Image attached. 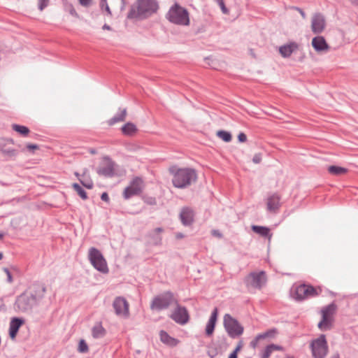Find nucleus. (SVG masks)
<instances>
[{
  "mask_svg": "<svg viewBox=\"0 0 358 358\" xmlns=\"http://www.w3.org/2000/svg\"><path fill=\"white\" fill-rule=\"evenodd\" d=\"M158 8L155 0H137L131 6L127 19L130 20H140L146 18L155 13Z\"/></svg>",
  "mask_w": 358,
  "mask_h": 358,
  "instance_id": "1",
  "label": "nucleus"
},
{
  "mask_svg": "<svg viewBox=\"0 0 358 358\" xmlns=\"http://www.w3.org/2000/svg\"><path fill=\"white\" fill-rule=\"evenodd\" d=\"M170 172L173 176V185L177 188H185L197 178L195 170L191 168L172 167Z\"/></svg>",
  "mask_w": 358,
  "mask_h": 358,
  "instance_id": "2",
  "label": "nucleus"
},
{
  "mask_svg": "<svg viewBox=\"0 0 358 358\" xmlns=\"http://www.w3.org/2000/svg\"><path fill=\"white\" fill-rule=\"evenodd\" d=\"M166 19L171 23L181 26L189 24V14L187 9L176 3L169 10Z\"/></svg>",
  "mask_w": 358,
  "mask_h": 358,
  "instance_id": "3",
  "label": "nucleus"
},
{
  "mask_svg": "<svg viewBox=\"0 0 358 358\" xmlns=\"http://www.w3.org/2000/svg\"><path fill=\"white\" fill-rule=\"evenodd\" d=\"M322 292L320 287H314L307 285H300L295 287L293 297L296 300H303L309 297L319 295Z\"/></svg>",
  "mask_w": 358,
  "mask_h": 358,
  "instance_id": "4",
  "label": "nucleus"
},
{
  "mask_svg": "<svg viewBox=\"0 0 358 358\" xmlns=\"http://www.w3.org/2000/svg\"><path fill=\"white\" fill-rule=\"evenodd\" d=\"M144 189V182L140 177H134L122 192L123 197L129 199L132 196L141 194Z\"/></svg>",
  "mask_w": 358,
  "mask_h": 358,
  "instance_id": "5",
  "label": "nucleus"
},
{
  "mask_svg": "<svg viewBox=\"0 0 358 358\" xmlns=\"http://www.w3.org/2000/svg\"><path fill=\"white\" fill-rule=\"evenodd\" d=\"M89 258L94 267L101 273H107L108 268L106 259L97 249L92 248L89 251Z\"/></svg>",
  "mask_w": 358,
  "mask_h": 358,
  "instance_id": "6",
  "label": "nucleus"
},
{
  "mask_svg": "<svg viewBox=\"0 0 358 358\" xmlns=\"http://www.w3.org/2000/svg\"><path fill=\"white\" fill-rule=\"evenodd\" d=\"M266 282L264 271L251 272L245 278V283L248 288L261 289Z\"/></svg>",
  "mask_w": 358,
  "mask_h": 358,
  "instance_id": "7",
  "label": "nucleus"
},
{
  "mask_svg": "<svg viewBox=\"0 0 358 358\" xmlns=\"http://www.w3.org/2000/svg\"><path fill=\"white\" fill-rule=\"evenodd\" d=\"M313 355L315 358H324L328 352L327 342L324 335H320L310 344Z\"/></svg>",
  "mask_w": 358,
  "mask_h": 358,
  "instance_id": "8",
  "label": "nucleus"
},
{
  "mask_svg": "<svg viewBox=\"0 0 358 358\" xmlns=\"http://www.w3.org/2000/svg\"><path fill=\"white\" fill-rule=\"evenodd\" d=\"M224 326L229 335L232 338L239 336L243 332V327L229 314H226L224 316Z\"/></svg>",
  "mask_w": 358,
  "mask_h": 358,
  "instance_id": "9",
  "label": "nucleus"
},
{
  "mask_svg": "<svg viewBox=\"0 0 358 358\" xmlns=\"http://www.w3.org/2000/svg\"><path fill=\"white\" fill-rule=\"evenodd\" d=\"M173 300V296L171 292H165L155 297L151 303L152 310H160L169 306Z\"/></svg>",
  "mask_w": 358,
  "mask_h": 358,
  "instance_id": "10",
  "label": "nucleus"
},
{
  "mask_svg": "<svg viewBox=\"0 0 358 358\" xmlns=\"http://www.w3.org/2000/svg\"><path fill=\"white\" fill-rule=\"evenodd\" d=\"M335 313V306L333 304L329 305L324 308L322 311V320L318 324V327L321 330H327L330 329L332 322L333 317Z\"/></svg>",
  "mask_w": 358,
  "mask_h": 358,
  "instance_id": "11",
  "label": "nucleus"
},
{
  "mask_svg": "<svg viewBox=\"0 0 358 358\" xmlns=\"http://www.w3.org/2000/svg\"><path fill=\"white\" fill-rule=\"evenodd\" d=\"M115 164L109 158L103 159L97 169L98 174L105 177H112L115 173Z\"/></svg>",
  "mask_w": 358,
  "mask_h": 358,
  "instance_id": "12",
  "label": "nucleus"
},
{
  "mask_svg": "<svg viewBox=\"0 0 358 358\" xmlns=\"http://www.w3.org/2000/svg\"><path fill=\"white\" fill-rule=\"evenodd\" d=\"M115 313L120 317H127L129 315V305L123 297H117L113 301Z\"/></svg>",
  "mask_w": 358,
  "mask_h": 358,
  "instance_id": "13",
  "label": "nucleus"
},
{
  "mask_svg": "<svg viewBox=\"0 0 358 358\" xmlns=\"http://www.w3.org/2000/svg\"><path fill=\"white\" fill-rule=\"evenodd\" d=\"M170 317L180 324H185L189 320V314L187 309L180 306H177Z\"/></svg>",
  "mask_w": 358,
  "mask_h": 358,
  "instance_id": "14",
  "label": "nucleus"
},
{
  "mask_svg": "<svg viewBox=\"0 0 358 358\" xmlns=\"http://www.w3.org/2000/svg\"><path fill=\"white\" fill-rule=\"evenodd\" d=\"M326 22L323 15L316 13L311 18V29L315 34H321L325 29Z\"/></svg>",
  "mask_w": 358,
  "mask_h": 358,
  "instance_id": "15",
  "label": "nucleus"
},
{
  "mask_svg": "<svg viewBox=\"0 0 358 358\" xmlns=\"http://www.w3.org/2000/svg\"><path fill=\"white\" fill-rule=\"evenodd\" d=\"M280 199V196L276 193L269 195L266 201L267 210L272 213H277L281 206Z\"/></svg>",
  "mask_w": 358,
  "mask_h": 358,
  "instance_id": "16",
  "label": "nucleus"
},
{
  "mask_svg": "<svg viewBox=\"0 0 358 358\" xmlns=\"http://www.w3.org/2000/svg\"><path fill=\"white\" fill-rule=\"evenodd\" d=\"M311 45L317 52H327L329 50L330 46L326 39L322 36H317L312 39Z\"/></svg>",
  "mask_w": 358,
  "mask_h": 358,
  "instance_id": "17",
  "label": "nucleus"
},
{
  "mask_svg": "<svg viewBox=\"0 0 358 358\" xmlns=\"http://www.w3.org/2000/svg\"><path fill=\"white\" fill-rule=\"evenodd\" d=\"M180 220L184 225H189L194 220V212L189 208H183L181 210Z\"/></svg>",
  "mask_w": 358,
  "mask_h": 358,
  "instance_id": "18",
  "label": "nucleus"
},
{
  "mask_svg": "<svg viewBox=\"0 0 358 358\" xmlns=\"http://www.w3.org/2000/svg\"><path fill=\"white\" fill-rule=\"evenodd\" d=\"M217 319V309L215 308L206 327V334L208 336L213 334Z\"/></svg>",
  "mask_w": 358,
  "mask_h": 358,
  "instance_id": "19",
  "label": "nucleus"
},
{
  "mask_svg": "<svg viewBox=\"0 0 358 358\" xmlns=\"http://www.w3.org/2000/svg\"><path fill=\"white\" fill-rule=\"evenodd\" d=\"M22 323V320L18 318H14L11 320L9 328V334L11 339H15L17 331Z\"/></svg>",
  "mask_w": 358,
  "mask_h": 358,
  "instance_id": "20",
  "label": "nucleus"
},
{
  "mask_svg": "<svg viewBox=\"0 0 358 358\" xmlns=\"http://www.w3.org/2000/svg\"><path fill=\"white\" fill-rule=\"evenodd\" d=\"M297 48L298 46L295 43H291L281 46L279 49V52L282 57H289Z\"/></svg>",
  "mask_w": 358,
  "mask_h": 358,
  "instance_id": "21",
  "label": "nucleus"
},
{
  "mask_svg": "<svg viewBox=\"0 0 358 358\" xmlns=\"http://www.w3.org/2000/svg\"><path fill=\"white\" fill-rule=\"evenodd\" d=\"M121 131L124 135L132 136L138 132V128L134 123L127 122L122 127Z\"/></svg>",
  "mask_w": 358,
  "mask_h": 358,
  "instance_id": "22",
  "label": "nucleus"
},
{
  "mask_svg": "<svg viewBox=\"0 0 358 358\" xmlns=\"http://www.w3.org/2000/svg\"><path fill=\"white\" fill-rule=\"evenodd\" d=\"M159 335L161 341L169 346H176L179 343V341L177 339L170 336L164 331H161Z\"/></svg>",
  "mask_w": 358,
  "mask_h": 358,
  "instance_id": "23",
  "label": "nucleus"
},
{
  "mask_svg": "<svg viewBox=\"0 0 358 358\" xmlns=\"http://www.w3.org/2000/svg\"><path fill=\"white\" fill-rule=\"evenodd\" d=\"M126 116H127V110L124 108L121 111V113L119 115L108 120L107 121V124L109 126H113L117 122H123L125 120Z\"/></svg>",
  "mask_w": 358,
  "mask_h": 358,
  "instance_id": "24",
  "label": "nucleus"
},
{
  "mask_svg": "<svg viewBox=\"0 0 358 358\" xmlns=\"http://www.w3.org/2000/svg\"><path fill=\"white\" fill-rule=\"evenodd\" d=\"M328 171L334 176H342L348 173V169L341 166H330L328 168Z\"/></svg>",
  "mask_w": 358,
  "mask_h": 358,
  "instance_id": "25",
  "label": "nucleus"
},
{
  "mask_svg": "<svg viewBox=\"0 0 358 358\" xmlns=\"http://www.w3.org/2000/svg\"><path fill=\"white\" fill-rule=\"evenodd\" d=\"M282 348L273 344L268 345L262 355V358H268L271 354L275 350H280Z\"/></svg>",
  "mask_w": 358,
  "mask_h": 358,
  "instance_id": "26",
  "label": "nucleus"
},
{
  "mask_svg": "<svg viewBox=\"0 0 358 358\" xmlns=\"http://www.w3.org/2000/svg\"><path fill=\"white\" fill-rule=\"evenodd\" d=\"M105 332L104 328L101 324L95 325L92 330V336L95 338L103 336Z\"/></svg>",
  "mask_w": 358,
  "mask_h": 358,
  "instance_id": "27",
  "label": "nucleus"
},
{
  "mask_svg": "<svg viewBox=\"0 0 358 358\" xmlns=\"http://www.w3.org/2000/svg\"><path fill=\"white\" fill-rule=\"evenodd\" d=\"M252 229L254 232L259 234L262 236H271L269 234L270 229L267 227L254 225L252 227Z\"/></svg>",
  "mask_w": 358,
  "mask_h": 358,
  "instance_id": "28",
  "label": "nucleus"
},
{
  "mask_svg": "<svg viewBox=\"0 0 358 358\" xmlns=\"http://www.w3.org/2000/svg\"><path fill=\"white\" fill-rule=\"evenodd\" d=\"M12 129L24 136H26L29 134V129L25 126L13 124L12 125Z\"/></svg>",
  "mask_w": 358,
  "mask_h": 358,
  "instance_id": "29",
  "label": "nucleus"
},
{
  "mask_svg": "<svg viewBox=\"0 0 358 358\" xmlns=\"http://www.w3.org/2000/svg\"><path fill=\"white\" fill-rule=\"evenodd\" d=\"M73 188L77 192V194L84 200L87 199L86 192L77 183L73 184Z\"/></svg>",
  "mask_w": 358,
  "mask_h": 358,
  "instance_id": "30",
  "label": "nucleus"
},
{
  "mask_svg": "<svg viewBox=\"0 0 358 358\" xmlns=\"http://www.w3.org/2000/svg\"><path fill=\"white\" fill-rule=\"evenodd\" d=\"M217 136L224 142H229L231 140V134L226 131H218L217 132Z\"/></svg>",
  "mask_w": 358,
  "mask_h": 358,
  "instance_id": "31",
  "label": "nucleus"
},
{
  "mask_svg": "<svg viewBox=\"0 0 358 358\" xmlns=\"http://www.w3.org/2000/svg\"><path fill=\"white\" fill-rule=\"evenodd\" d=\"M100 8L101 10H105L107 13L108 15H109L110 17L112 16V12L106 0L100 1Z\"/></svg>",
  "mask_w": 358,
  "mask_h": 358,
  "instance_id": "32",
  "label": "nucleus"
},
{
  "mask_svg": "<svg viewBox=\"0 0 358 358\" xmlns=\"http://www.w3.org/2000/svg\"><path fill=\"white\" fill-rule=\"evenodd\" d=\"M79 180L86 188L92 189L93 187V182L90 178H79Z\"/></svg>",
  "mask_w": 358,
  "mask_h": 358,
  "instance_id": "33",
  "label": "nucleus"
},
{
  "mask_svg": "<svg viewBox=\"0 0 358 358\" xmlns=\"http://www.w3.org/2000/svg\"><path fill=\"white\" fill-rule=\"evenodd\" d=\"M78 351L80 352H87L88 351V346L84 340H80L78 345Z\"/></svg>",
  "mask_w": 358,
  "mask_h": 358,
  "instance_id": "34",
  "label": "nucleus"
},
{
  "mask_svg": "<svg viewBox=\"0 0 358 358\" xmlns=\"http://www.w3.org/2000/svg\"><path fill=\"white\" fill-rule=\"evenodd\" d=\"M215 1H217L218 5L220 6L222 13L224 14H228L229 13V10H228V9L226 8V6L224 5V0H215Z\"/></svg>",
  "mask_w": 358,
  "mask_h": 358,
  "instance_id": "35",
  "label": "nucleus"
},
{
  "mask_svg": "<svg viewBox=\"0 0 358 358\" xmlns=\"http://www.w3.org/2000/svg\"><path fill=\"white\" fill-rule=\"evenodd\" d=\"M262 160V155L261 153H257L253 156L252 162L255 164H259Z\"/></svg>",
  "mask_w": 358,
  "mask_h": 358,
  "instance_id": "36",
  "label": "nucleus"
},
{
  "mask_svg": "<svg viewBox=\"0 0 358 358\" xmlns=\"http://www.w3.org/2000/svg\"><path fill=\"white\" fill-rule=\"evenodd\" d=\"M49 0H38V8L41 10H43L48 4Z\"/></svg>",
  "mask_w": 358,
  "mask_h": 358,
  "instance_id": "37",
  "label": "nucleus"
},
{
  "mask_svg": "<svg viewBox=\"0 0 358 358\" xmlns=\"http://www.w3.org/2000/svg\"><path fill=\"white\" fill-rule=\"evenodd\" d=\"M79 3L83 7H89L92 3V0H78Z\"/></svg>",
  "mask_w": 358,
  "mask_h": 358,
  "instance_id": "38",
  "label": "nucleus"
},
{
  "mask_svg": "<svg viewBox=\"0 0 358 358\" xmlns=\"http://www.w3.org/2000/svg\"><path fill=\"white\" fill-rule=\"evenodd\" d=\"M238 139L240 142L244 143L247 141V136L243 133H240L238 136Z\"/></svg>",
  "mask_w": 358,
  "mask_h": 358,
  "instance_id": "39",
  "label": "nucleus"
},
{
  "mask_svg": "<svg viewBox=\"0 0 358 358\" xmlns=\"http://www.w3.org/2000/svg\"><path fill=\"white\" fill-rule=\"evenodd\" d=\"M163 231V229L162 228H160V227H158V228H156L150 234V236H154L157 234H161L162 232Z\"/></svg>",
  "mask_w": 358,
  "mask_h": 358,
  "instance_id": "40",
  "label": "nucleus"
},
{
  "mask_svg": "<svg viewBox=\"0 0 358 358\" xmlns=\"http://www.w3.org/2000/svg\"><path fill=\"white\" fill-rule=\"evenodd\" d=\"M3 271L6 273V275H7V278H8V281L9 282H11L13 281V278H12V275H11V273H10V271H8V268H3Z\"/></svg>",
  "mask_w": 358,
  "mask_h": 358,
  "instance_id": "41",
  "label": "nucleus"
},
{
  "mask_svg": "<svg viewBox=\"0 0 358 358\" xmlns=\"http://www.w3.org/2000/svg\"><path fill=\"white\" fill-rule=\"evenodd\" d=\"M27 148L29 150L34 151L35 150H38V146L37 145H35V144H27Z\"/></svg>",
  "mask_w": 358,
  "mask_h": 358,
  "instance_id": "42",
  "label": "nucleus"
},
{
  "mask_svg": "<svg viewBox=\"0 0 358 358\" xmlns=\"http://www.w3.org/2000/svg\"><path fill=\"white\" fill-rule=\"evenodd\" d=\"M243 345V341H239L234 351L238 353L242 349Z\"/></svg>",
  "mask_w": 358,
  "mask_h": 358,
  "instance_id": "43",
  "label": "nucleus"
},
{
  "mask_svg": "<svg viewBox=\"0 0 358 358\" xmlns=\"http://www.w3.org/2000/svg\"><path fill=\"white\" fill-rule=\"evenodd\" d=\"M101 199L103 201H109V197H108V195L106 192H103L102 194H101Z\"/></svg>",
  "mask_w": 358,
  "mask_h": 358,
  "instance_id": "44",
  "label": "nucleus"
},
{
  "mask_svg": "<svg viewBox=\"0 0 358 358\" xmlns=\"http://www.w3.org/2000/svg\"><path fill=\"white\" fill-rule=\"evenodd\" d=\"M70 13L73 16L78 17V14L77 13L73 6H71Z\"/></svg>",
  "mask_w": 358,
  "mask_h": 358,
  "instance_id": "45",
  "label": "nucleus"
},
{
  "mask_svg": "<svg viewBox=\"0 0 358 358\" xmlns=\"http://www.w3.org/2000/svg\"><path fill=\"white\" fill-rule=\"evenodd\" d=\"M90 178V173H89V171L87 169H85L83 171V174L81 175V178Z\"/></svg>",
  "mask_w": 358,
  "mask_h": 358,
  "instance_id": "46",
  "label": "nucleus"
},
{
  "mask_svg": "<svg viewBox=\"0 0 358 358\" xmlns=\"http://www.w3.org/2000/svg\"><path fill=\"white\" fill-rule=\"evenodd\" d=\"M212 234L214 236H216V237H218V238H221L222 237L221 233L219 231H217V230H213L212 231Z\"/></svg>",
  "mask_w": 358,
  "mask_h": 358,
  "instance_id": "47",
  "label": "nucleus"
},
{
  "mask_svg": "<svg viewBox=\"0 0 358 358\" xmlns=\"http://www.w3.org/2000/svg\"><path fill=\"white\" fill-rule=\"evenodd\" d=\"M208 355L213 358L217 355V352L215 350H209Z\"/></svg>",
  "mask_w": 358,
  "mask_h": 358,
  "instance_id": "48",
  "label": "nucleus"
},
{
  "mask_svg": "<svg viewBox=\"0 0 358 358\" xmlns=\"http://www.w3.org/2000/svg\"><path fill=\"white\" fill-rule=\"evenodd\" d=\"M237 352H236L235 351H234L232 353H231L229 356L228 358H237Z\"/></svg>",
  "mask_w": 358,
  "mask_h": 358,
  "instance_id": "49",
  "label": "nucleus"
},
{
  "mask_svg": "<svg viewBox=\"0 0 358 358\" xmlns=\"http://www.w3.org/2000/svg\"><path fill=\"white\" fill-rule=\"evenodd\" d=\"M183 237H184V235L182 234H181V233H177L176 234V238L177 239H180V238H182Z\"/></svg>",
  "mask_w": 358,
  "mask_h": 358,
  "instance_id": "50",
  "label": "nucleus"
},
{
  "mask_svg": "<svg viewBox=\"0 0 358 358\" xmlns=\"http://www.w3.org/2000/svg\"><path fill=\"white\" fill-rule=\"evenodd\" d=\"M102 29H103V30H110V29H111L110 27V26H108V24H104V25L103 26Z\"/></svg>",
  "mask_w": 358,
  "mask_h": 358,
  "instance_id": "51",
  "label": "nucleus"
},
{
  "mask_svg": "<svg viewBox=\"0 0 358 358\" xmlns=\"http://www.w3.org/2000/svg\"><path fill=\"white\" fill-rule=\"evenodd\" d=\"M25 299H26V297L24 296H20V298L18 300L19 303H20L22 301H24Z\"/></svg>",
  "mask_w": 358,
  "mask_h": 358,
  "instance_id": "52",
  "label": "nucleus"
},
{
  "mask_svg": "<svg viewBox=\"0 0 358 358\" xmlns=\"http://www.w3.org/2000/svg\"><path fill=\"white\" fill-rule=\"evenodd\" d=\"M352 4L358 6V0H349Z\"/></svg>",
  "mask_w": 358,
  "mask_h": 358,
  "instance_id": "53",
  "label": "nucleus"
},
{
  "mask_svg": "<svg viewBox=\"0 0 358 358\" xmlns=\"http://www.w3.org/2000/svg\"><path fill=\"white\" fill-rule=\"evenodd\" d=\"M75 175L78 178V180H79V178H81V175H80L78 173L76 172Z\"/></svg>",
  "mask_w": 358,
  "mask_h": 358,
  "instance_id": "54",
  "label": "nucleus"
},
{
  "mask_svg": "<svg viewBox=\"0 0 358 358\" xmlns=\"http://www.w3.org/2000/svg\"><path fill=\"white\" fill-rule=\"evenodd\" d=\"M266 336V335H259L257 336V339L259 338H265Z\"/></svg>",
  "mask_w": 358,
  "mask_h": 358,
  "instance_id": "55",
  "label": "nucleus"
},
{
  "mask_svg": "<svg viewBox=\"0 0 358 358\" xmlns=\"http://www.w3.org/2000/svg\"><path fill=\"white\" fill-rule=\"evenodd\" d=\"M3 236H4L3 233H0V241L3 239Z\"/></svg>",
  "mask_w": 358,
  "mask_h": 358,
  "instance_id": "56",
  "label": "nucleus"
},
{
  "mask_svg": "<svg viewBox=\"0 0 358 358\" xmlns=\"http://www.w3.org/2000/svg\"><path fill=\"white\" fill-rule=\"evenodd\" d=\"M125 1H126V0H122V7H123V8L125 6V4H126Z\"/></svg>",
  "mask_w": 358,
  "mask_h": 358,
  "instance_id": "57",
  "label": "nucleus"
},
{
  "mask_svg": "<svg viewBox=\"0 0 358 358\" xmlns=\"http://www.w3.org/2000/svg\"><path fill=\"white\" fill-rule=\"evenodd\" d=\"M3 258V254L0 252V260Z\"/></svg>",
  "mask_w": 358,
  "mask_h": 358,
  "instance_id": "58",
  "label": "nucleus"
},
{
  "mask_svg": "<svg viewBox=\"0 0 358 358\" xmlns=\"http://www.w3.org/2000/svg\"><path fill=\"white\" fill-rule=\"evenodd\" d=\"M285 358H294V357L288 356V357H286Z\"/></svg>",
  "mask_w": 358,
  "mask_h": 358,
  "instance_id": "59",
  "label": "nucleus"
}]
</instances>
